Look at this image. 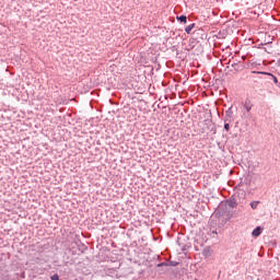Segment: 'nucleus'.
<instances>
[{"instance_id": "obj_10", "label": "nucleus", "mask_w": 280, "mask_h": 280, "mask_svg": "<svg viewBox=\"0 0 280 280\" xmlns=\"http://www.w3.org/2000/svg\"><path fill=\"white\" fill-rule=\"evenodd\" d=\"M273 82H276V83L278 82V80L276 79V77H273Z\"/></svg>"}, {"instance_id": "obj_1", "label": "nucleus", "mask_w": 280, "mask_h": 280, "mask_svg": "<svg viewBox=\"0 0 280 280\" xmlns=\"http://www.w3.org/2000/svg\"><path fill=\"white\" fill-rule=\"evenodd\" d=\"M202 255L203 257H211L213 255V250L210 249V247H206L203 250H202Z\"/></svg>"}, {"instance_id": "obj_9", "label": "nucleus", "mask_w": 280, "mask_h": 280, "mask_svg": "<svg viewBox=\"0 0 280 280\" xmlns=\"http://www.w3.org/2000/svg\"><path fill=\"white\" fill-rule=\"evenodd\" d=\"M226 119H231V115L226 114Z\"/></svg>"}, {"instance_id": "obj_3", "label": "nucleus", "mask_w": 280, "mask_h": 280, "mask_svg": "<svg viewBox=\"0 0 280 280\" xmlns=\"http://www.w3.org/2000/svg\"><path fill=\"white\" fill-rule=\"evenodd\" d=\"M245 108H246L247 113H250V110L253 108V104L250 103V100L245 101Z\"/></svg>"}, {"instance_id": "obj_2", "label": "nucleus", "mask_w": 280, "mask_h": 280, "mask_svg": "<svg viewBox=\"0 0 280 280\" xmlns=\"http://www.w3.org/2000/svg\"><path fill=\"white\" fill-rule=\"evenodd\" d=\"M253 237H259L261 235V228L257 226L253 232H252Z\"/></svg>"}, {"instance_id": "obj_8", "label": "nucleus", "mask_w": 280, "mask_h": 280, "mask_svg": "<svg viewBox=\"0 0 280 280\" xmlns=\"http://www.w3.org/2000/svg\"><path fill=\"white\" fill-rule=\"evenodd\" d=\"M51 280H60V278L58 277V275H54V276L51 277Z\"/></svg>"}, {"instance_id": "obj_5", "label": "nucleus", "mask_w": 280, "mask_h": 280, "mask_svg": "<svg viewBox=\"0 0 280 280\" xmlns=\"http://www.w3.org/2000/svg\"><path fill=\"white\" fill-rule=\"evenodd\" d=\"M177 21H180V23H187V15L177 16Z\"/></svg>"}, {"instance_id": "obj_4", "label": "nucleus", "mask_w": 280, "mask_h": 280, "mask_svg": "<svg viewBox=\"0 0 280 280\" xmlns=\"http://www.w3.org/2000/svg\"><path fill=\"white\" fill-rule=\"evenodd\" d=\"M194 27H196V24H189L188 26H186L185 32L186 34H191V30H194Z\"/></svg>"}, {"instance_id": "obj_7", "label": "nucleus", "mask_w": 280, "mask_h": 280, "mask_svg": "<svg viewBox=\"0 0 280 280\" xmlns=\"http://www.w3.org/2000/svg\"><path fill=\"white\" fill-rule=\"evenodd\" d=\"M224 129L226 130V132H229V130H231V126L229 125V122H226V124L224 125Z\"/></svg>"}, {"instance_id": "obj_6", "label": "nucleus", "mask_w": 280, "mask_h": 280, "mask_svg": "<svg viewBox=\"0 0 280 280\" xmlns=\"http://www.w3.org/2000/svg\"><path fill=\"white\" fill-rule=\"evenodd\" d=\"M258 206H259V201H252L250 202L252 209H257Z\"/></svg>"}]
</instances>
